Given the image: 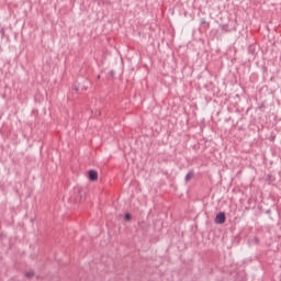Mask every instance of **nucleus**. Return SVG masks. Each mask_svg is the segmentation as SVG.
I'll use <instances>...</instances> for the list:
<instances>
[{
    "instance_id": "f03ea898",
    "label": "nucleus",
    "mask_w": 281,
    "mask_h": 281,
    "mask_svg": "<svg viewBox=\"0 0 281 281\" xmlns=\"http://www.w3.org/2000/svg\"><path fill=\"white\" fill-rule=\"evenodd\" d=\"M89 179H90V181H98V171L90 170L89 171Z\"/></svg>"
},
{
    "instance_id": "39448f33",
    "label": "nucleus",
    "mask_w": 281,
    "mask_h": 281,
    "mask_svg": "<svg viewBox=\"0 0 281 281\" xmlns=\"http://www.w3.org/2000/svg\"><path fill=\"white\" fill-rule=\"evenodd\" d=\"M131 218H133V215H131V213H126L125 221H131Z\"/></svg>"
},
{
    "instance_id": "f257e3e1",
    "label": "nucleus",
    "mask_w": 281,
    "mask_h": 281,
    "mask_svg": "<svg viewBox=\"0 0 281 281\" xmlns=\"http://www.w3.org/2000/svg\"><path fill=\"white\" fill-rule=\"evenodd\" d=\"M216 225H223L225 223V212H220L215 217Z\"/></svg>"
},
{
    "instance_id": "20e7f679",
    "label": "nucleus",
    "mask_w": 281,
    "mask_h": 281,
    "mask_svg": "<svg viewBox=\"0 0 281 281\" xmlns=\"http://www.w3.org/2000/svg\"><path fill=\"white\" fill-rule=\"evenodd\" d=\"M25 278H34V272L32 270H27L25 272Z\"/></svg>"
},
{
    "instance_id": "7ed1b4c3",
    "label": "nucleus",
    "mask_w": 281,
    "mask_h": 281,
    "mask_svg": "<svg viewBox=\"0 0 281 281\" xmlns=\"http://www.w3.org/2000/svg\"><path fill=\"white\" fill-rule=\"evenodd\" d=\"M193 177H194V172L193 171H190L189 173H187L186 182L188 183V181H190Z\"/></svg>"
}]
</instances>
